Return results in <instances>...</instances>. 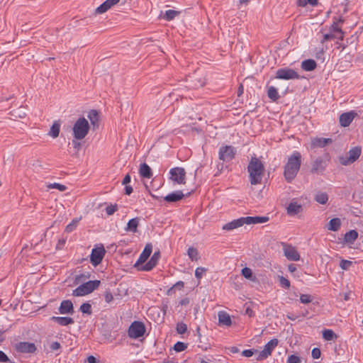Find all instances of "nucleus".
Here are the masks:
<instances>
[{"instance_id":"34","label":"nucleus","mask_w":363,"mask_h":363,"mask_svg":"<svg viewBox=\"0 0 363 363\" xmlns=\"http://www.w3.org/2000/svg\"><path fill=\"white\" fill-rule=\"evenodd\" d=\"M90 277L89 273L86 274H80L76 275L74 279V284L75 285L80 284L81 283L86 281V280Z\"/></svg>"},{"instance_id":"48","label":"nucleus","mask_w":363,"mask_h":363,"mask_svg":"<svg viewBox=\"0 0 363 363\" xmlns=\"http://www.w3.org/2000/svg\"><path fill=\"white\" fill-rule=\"evenodd\" d=\"M241 274L242 275L247 279H252V272L251 270V269L248 268V267H244L242 271H241Z\"/></svg>"},{"instance_id":"26","label":"nucleus","mask_w":363,"mask_h":363,"mask_svg":"<svg viewBox=\"0 0 363 363\" xmlns=\"http://www.w3.org/2000/svg\"><path fill=\"white\" fill-rule=\"evenodd\" d=\"M218 321L220 324L226 326H230L232 323L229 314L225 311H220L218 313Z\"/></svg>"},{"instance_id":"2","label":"nucleus","mask_w":363,"mask_h":363,"mask_svg":"<svg viewBox=\"0 0 363 363\" xmlns=\"http://www.w3.org/2000/svg\"><path fill=\"white\" fill-rule=\"evenodd\" d=\"M250 182L252 185H257L262 183V177L264 172L263 162L257 157H251L247 166Z\"/></svg>"},{"instance_id":"61","label":"nucleus","mask_w":363,"mask_h":363,"mask_svg":"<svg viewBox=\"0 0 363 363\" xmlns=\"http://www.w3.org/2000/svg\"><path fill=\"white\" fill-rule=\"evenodd\" d=\"M184 283L182 281H177L175 284H174L172 286L175 289H178L179 290H181L184 288Z\"/></svg>"},{"instance_id":"58","label":"nucleus","mask_w":363,"mask_h":363,"mask_svg":"<svg viewBox=\"0 0 363 363\" xmlns=\"http://www.w3.org/2000/svg\"><path fill=\"white\" fill-rule=\"evenodd\" d=\"M10 362L8 356L1 350H0V362Z\"/></svg>"},{"instance_id":"10","label":"nucleus","mask_w":363,"mask_h":363,"mask_svg":"<svg viewBox=\"0 0 363 363\" xmlns=\"http://www.w3.org/2000/svg\"><path fill=\"white\" fill-rule=\"evenodd\" d=\"M235 149L230 145L221 147L219 150V159L223 162L231 161L235 155Z\"/></svg>"},{"instance_id":"59","label":"nucleus","mask_w":363,"mask_h":363,"mask_svg":"<svg viewBox=\"0 0 363 363\" xmlns=\"http://www.w3.org/2000/svg\"><path fill=\"white\" fill-rule=\"evenodd\" d=\"M254 351L252 350H245L242 352V354L246 357H252Z\"/></svg>"},{"instance_id":"13","label":"nucleus","mask_w":363,"mask_h":363,"mask_svg":"<svg viewBox=\"0 0 363 363\" xmlns=\"http://www.w3.org/2000/svg\"><path fill=\"white\" fill-rule=\"evenodd\" d=\"M281 245L283 246L284 256L289 260L298 261L300 259V255L294 246L284 242H282Z\"/></svg>"},{"instance_id":"25","label":"nucleus","mask_w":363,"mask_h":363,"mask_svg":"<svg viewBox=\"0 0 363 363\" xmlns=\"http://www.w3.org/2000/svg\"><path fill=\"white\" fill-rule=\"evenodd\" d=\"M139 172L140 176L144 178L150 179L152 176V170L146 163L140 164Z\"/></svg>"},{"instance_id":"57","label":"nucleus","mask_w":363,"mask_h":363,"mask_svg":"<svg viewBox=\"0 0 363 363\" xmlns=\"http://www.w3.org/2000/svg\"><path fill=\"white\" fill-rule=\"evenodd\" d=\"M320 350L318 348H313L311 352V355L313 359H318L320 357Z\"/></svg>"},{"instance_id":"7","label":"nucleus","mask_w":363,"mask_h":363,"mask_svg":"<svg viewBox=\"0 0 363 363\" xmlns=\"http://www.w3.org/2000/svg\"><path fill=\"white\" fill-rule=\"evenodd\" d=\"M279 341L277 338L272 339L269 341L264 347L263 350L259 352L257 360L261 361L267 359L269 356H270L277 346Z\"/></svg>"},{"instance_id":"44","label":"nucleus","mask_w":363,"mask_h":363,"mask_svg":"<svg viewBox=\"0 0 363 363\" xmlns=\"http://www.w3.org/2000/svg\"><path fill=\"white\" fill-rule=\"evenodd\" d=\"M155 267V264H153L150 260L144 265L141 266L140 267H137L138 270L140 271H145L148 272L152 270Z\"/></svg>"},{"instance_id":"21","label":"nucleus","mask_w":363,"mask_h":363,"mask_svg":"<svg viewBox=\"0 0 363 363\" xmlns=\"http://www.w3.org/2000/svg\"><path fill=\"white\" fill-rule=\"evenodd\" d=\"M184 195L181 191H177L174 192H172L168 195H167L164 199L167 202L169 203H174L177 202L178 201L182 200L184 198Z\"/></svg>"},{"instance_id":"38","label":"nucleus","mask_w":363,"mask_h":363,"mask_svg":"<svg viewBox=\"0 0 363 363\" xmlns=\"http://www.w3.org/2000/svg\"><path fill=\"white\" fill-rule=\"evenodd\" d=\"M330 30L333 31L337 33H340V37H338V39L340 40H342L344 38V33L342 32V29L338 27L337 23L334 22L331 26H330Z\"/></svg>"},{"instance_id":"28","label":"nucleus","mask_w":363,"mask_h":363,"mask_svg":"<svg viewBox=\"0 0 363 363\" xmlns=\"http://www.w3.org/2000/svg\"><path fill=\"white\" fill-rule=\"evenodd\" d=\"M358 238V233L355 230H350L347 232L344 236V240L349 244H353Z\"/></svg>"},{"instance_id":"42","label":"nucleus","mask_w":363,"mask_h":363,"mask_svg":"<svg viewBox=\"0 0 363 363\" xmlns=\"http://www.w3.org/2000/svg\"><path fill=\"white\" fill-rule=\"evenodd\" d=\"M78 222L79 220L77 218L72 220V221L66 226L65 231L67 233L72 232L77 228Z\"/></svg>"},{"instance_id":"47","label":"nucleus","mask_w":363,"mask_h":363,"mask_svg":"<svg viewBox=\"0 0 363 363\" xmlns=\"http://www.w3.org/2000/svg\"><path fill=\"white\" fill-rule=\"evenodd\" d=\"M118 205L117 204H110L107 206L106 208V212L107 215L111 216L113 215L116 211H118Z\"/></svg>"},{"instance_id":"19","label":"nucleus","mask_w":363,"mask_h":363,"mask_svg":"<svg viewBox=\"0 0 363 363\" xmlns=\"http://www.w3.org/2000/svg\"><path fill=\"white\" fill-rule=\"evenodd\" d=\"M331 138H315L311 141V146L313 147H324L332 143Z\"/></svg>"},{"instance_id":"45","label":"nucleus","mask_w":363,"mask_h":363,"mask_svg":"<svg viewBox=\"0 0 363 363\" xmlns=\"http://www.w3.org/2000/svg\"><path fill=\"white\" fill-rule=\"evenodd\" d=\"M207 269L205 267H197L195 270V277L200 280L203 275L206 272Z\"/></svg>"},{"instance_id":"43","label":"nucleus","mask_w":363,"mask_h":363,"mask_svg":"<svg viewBox=\"0 0 363 363\" xmlns=\"http://www.w3.org/2000/svg\"><path fill=\"white\" fill-rule=\"evenodd\" d=\"M353 264V262L347 259H342L340 263V267L343 270H348Z\"/></svg>"},{"instance_id":"29","label":"nucleus","mask_w":363,"mask_h":363,"mask_svg":"<svg viewBox=\"0 0 363 363\" xmlns=\"http://www.w3.org/2000/svg\"><path fill=\"white\" fill-rule=\"evenodd\" d=\"M140 218L136 217L130 219L127 224V227L125 230L127 231H130L133 233H136L138 230V227L139 225Z\"/></svg>"},{"instance_id":"24","label":"nucleus","mask_w":363,"mask_h":363,"mask_svg":"<svg viewBox=\"0 0 363 363\" xmlns=\"http://www.w3.org/2000/svg\"><path fill=\"white\" fill-rule=\"evenodd\" d=\"M87 117L89 119L90 123L93 125V127L98 128L99 121V116L98 111L94 109L91 110L89 112Z\"/></svg>"},{"instance_id":"37","label":"nucleus","mask_w":363,"mask_h":363,"mask_svg":"<svg viewBox=\"0 0 363 363\" xmlns=\"http://www.w3.org/2000/svg\"><path fill=\"white\" fill-rule=\"evenodd\" d=\"M323 337L328 341L333 340L337 337L336 334L330 329H325L323 331Z\"/></svg>"},{"instance_id":"51","label":"nucleus","mask_w":363,"mask_h":363,"mask_svg":"<svg viewBox=\"0 0 363 363\" xmlns=\"http://www.w3.org/2000/svg\"><path fill=\"white\" fill-rule=\"evenodd\" d=\"M300 301L304 304L310 303L312 301L311 296L309 294H301Z\"/></svg>"},{"instance_id":"46","label":"nucleus","mask_w":363,"mask_h":363,"mask_svg":"<svg viewBox=\"0 0 363 363\" xmlns=\"http://www.w3.org/2000/svg\"><path fill=\"white\" fill-rule=\"evenodd\" d=\"M186 347H187V345L182 342H177L174 345V350L178 352L185 350L186 349Z\"/></svg>"},{"instance_id":"56","label":"nucleus","mask_w":363,"mask_h":363,"mask_svg":"<svg viewBox=\"0 0 363 363\" xmlns=\"http://www.w3.org/2000/svg\"><path fill=\"white\" fill-rule=\"evenodd\" d=\"M104 298L106 302L109 303L113 300V296L110 291H106L104 293Z\"/></svg>"},{"instance_id":"62","label":"nucleus","mask_w":363,"mask_h":363,"mask_svg":"<svg viewBox=\"0 0 363 363\" xmlns=\"http://www.w3.org/2000/svg\"><path fill=\"white\" fill-rule=\"evenodd\" d=\"M119 1L120 0H106V2L111 9L112 6H113L114 5L118 4L119 2Z\"/></svg>"},{"instance_id":"3","label":"nucleus","mask_w":363,"mask_h":363,"mask_svg":"<svg viewBox=\"0 0 363 363\" xmlns=\"http://www.w3.org/2000/svg\"><path fill=\"white\" fill-rule=\"evenodd\" d=\"M89 129L90 125L88 121L84 117L79 118L72 128L74 138L78 140L84 139L87 135Z\"/></svg>"},{"instance_id":"36","label":"nucleus","mask_w":363,"mask_h":363,"mask_svg":"<svg viewBox=\"0 0 363 363\" xmlns=\"http://www.w3.org/2000/svg\"><path fill=\"white\" fill-rule=\"evenodd\" d=\"M296 4L300 7H305L308 4L316 6L318 4V0H297Z\"/></svg>"},{"instance_id":"50","label":"nucleus","mask_w":363,"mask_h":363,"mask_svg":"<svg viewBox=\"0 0 363 363\" xmlns=\"http://www.w3.org/2000/svg\"><path fill=\"white\" fill-rule=\"evenodd\" d=\"M176 329L179 334H184L187 330V326L184 323H179L177 325Z\"/></svg>"},{"instance_id":"35","label":"nucleus","mask_w":363,"mask_h":363,"mask_svg":"<svg viewBox=\"0 0 363 363\" xmlns=\"http://www.w3.org/2000/svg\"><path fill=\"white\" fill-rule=\"evenodd\" d=\"M187 254L191 261H197L199 259V252L194 247H189Z\"/></svg>"},{"instance_id":"53","label":"nucleus","mask_w":363,"mask_h":363,"mask_svg":"<svg viewBox=\"0 0 363 363\" xmlns=\"http://www.w3.org/2000/svg\"><path fill=\"white\" fill-rule=\"evenodd\" d=\"M279 283L281 286L285 289H289L290 287V281L284 277H279Z\"/></svg>"},{"instance_id":"41","label":"nucleus","mask_w":363,"mask_h":363,"mask_svg":"<svg viewBox=\"0 0 363 363\" xmlns=\"http://www.w3.org/2000/svg\"><path fill=\"white\" fill-rule=\"evenodd\" d=\"M80 311L83 313H86V314H91L92 311H91V306L90 303H84L81 305L80 306Z\"/></svg>"},{"instance_id":"8","label":"nucleus","mask_w":363,"mask_h":363,"mask_svg":"<svg viewBox=\"0 0 363 363\" xmlns=\"http://www.w3.org/2000/svg\"><path fill=\"white\" fill-rule=\"evenodd\" d=\"M276 78L279 79L290 80L298 79L301 78L300 75L293 69L290 68H281L277 69L276 72Z\"/></svg>"},{"instance_id":"64","label":"nucleus","mask_w":363,"mask_h":363,"mask_svg":"<svg viewBox=\"0 0 363 363\" xmlns=\"http://www.w3.org/2000/svg\"><path fill=\"white\" fill-rule=\"evenodd\" d=\"M87 362L89 363H96L97 362V359L95 357L92 356V355H90L87 357Z\"/></svg>"},{"instance_id":"32","label":"nucleus","mask_w":363,"mask_h":363,"mask_svg":"<svg viewBox=\"0 0 363 363\" xmlns=\"http://www.w3.org/2000/svg\"><path fill=\"white\" fill-rule=\"evenodd\" d=\"M315 201L320 204H325L328 201V196L325 192H318L314 198Z\"/></svg>"},{"instance_id":"17","label":"nucleus","mask_w":363,"mask_h":363,"mask_svg":"<svg viewBox=\"0 0 363 363\" xmlns=\"http://www.w3.org/2000/svg\"><path fill=\"white\" fill-rule=\"evenodd\" d=\"M246 224L245 217H241L238 219H235L223 225L222 229L226 231H230L238 228H240Z\"/></svg>"},{"instance_id":"60","label":"nucleus","mask_w":363,"mask_h":363,"mask_svg":"<svg viewBox=\"0 0 363 363\" xmlns=\"http://www.w3.org/2000/svg\"><path fill=\"white\" fill-rule=\"evenodd\" d=\"M50 347L52 350H57L61 347V345L58 342H53L51 343Z\"/></svg>"},{"instance_id":"63","label":"nucleus","mask_w":363,"mask_h":363,"mask_svg":"<svg viewBox=\"0 0 363 363\" xmlns=\"http://www.w3.org/2000/svg\"><path fill=\"white\" fill-rule=\"evenodd\" d=\"M130 182V177L129 174H126L122 182L123 185H127Z\"/></svg>"},{"instance_id":"18","label":"nucleus","mask_w":363,"mask_h":363,"mask_svg":"<svg viewBox=\"0 0 363 363\" xmlns=\"http://www.w3.org/2000/svg\"><path fill=\"white\" fill-rule=\"evenodd\" d=\"M59 312L60 314H73L74 311L72 302L70 300L62 301L59 307Z\"/></svg>"},{"instance_id":"5","label":"nucleus","mask_w":363,"mask_h":363,"mask_svg":"<svg viewBox=\"0 0 363 363\" xmlns=\"http://www.w3.org/2000/svg\"><path fill=\"white\" fill-rule=\"evenodd\" d=\"M362 148L360 146L352 147L347 152V156H340L338 157L340 163L343 166H348L356 162L360 157Z\"/></svg>"},{"instance_id":"54","label":"nucleus","mask_w":363,"mask_h":363,"mask_svg":"<svg viewBox=\"0 0 363 363\" xmlns=\"http://www.w3.org/2000/svg\"><path fill=\"white\" fill-rule=\"evenodd\" d=\"M287 363H301V359L295 354H291L287 359Z\"/></svg>"},{"instance_id":"55","label":"nucleus","mask_w":363,"mask_h":363,"mask_svg":"<svg viewBox=\"0 0 363 363\" xmlns=\"http://www.w3.org/2000/svg\"><path fill=\"white\" fill-rule=\"evenodd\" d=\"M335 38H336L335 34L327 33V34L323 35V38L320 42H321V43H324L325 42L333 40Z\"/></svg>"},{"instance_id":"15","label":"nucleus","mask_w":363,"mask_h":363,"mask_svg":"<svg viewBox=\"0 0 363 363\" xmlns=\"http://www.w3.org/2000/svg\"><path fill=\"white\" fill-rule=\"evenodd\" d=\"M152 251V245L151 243L146 244L143 251L140 254L138 259L135 263L134 267H139L140 265H142L144 262H146V260L148 259L150 255H151Z\"/></svg>"},{"instance_id":"14","label":"nucleus","mask_w":363,"mask_h":363,"mask_svg":"<svg viewBox=\"0 0 363 363\" xmlns=\"http://www.w3.org/2000/svg\"><path fill=\"white\" fill-rule=\"evenodd\" d=\"M327 167V162L321 157H317L311 165V172L313 174H320Z\"/></svg>"},{"instance_id":"12","label":"nucleus","mask_w":363,"mask_h":363,"mask_svg":"<svg viewBox=\"0 0 363 363\" xmlns=\"http://www.w3.org/2000/svg\"><path fill=\"white\" fill-rule=\"evenodd\" d=\"M170 179L179 184H185L186 172L182 167H174L170 169Z\"/></svg>"},{"instance_id":"9","label":"nucleus","mask_w":363,"mask_h":363,"mask_svg":"<svg viewBox=\"0 0 363 363\" xmlns=\"http://www.w3.org/2000/svg\"><path fill=\"white\" fill-rule=\"evenodd\" d=\"M105 254L106 250L102 245H101L99 247H96L92 249L90 255V262L91 264L94 267L98 266L103 260Z\"/></svg>"},{"instance_id":"4","label":"nucleus","mask_w":363,"mask_h":363,"mask_svg":"<svg viewBox=\"0 0 363 363\" xmlns=\"http://www.w3.org/2000/svg\"><path fill=\"white\" fill-rule=\"evenodd\" d=\"M101 284L99 280L87 281L81 283L80 285L72 291L74 296H83L91 294Z\"/></svg>"},{"instance_id":"31","label":"nucleus","mask_w":363,"mask_h":363,"mask_svg":"<svg viewBox=\"0 0 363 363\" xmlns=\"http://www.w3.org/2000/svg\"><path fill=\"white\" fill-rule=\"evenodd\" d=\"M341 225V220L338 218H332L329 223L328 229L332 231H337Z\"/></svg>"},{"instance_id":"20","label":"nucleus","mask_w":363,"mask_h":363,"mask_svg":"<svg viewBox=\"0 0 363 363\" xmlns=\"http://www.w3.org/2000/svg\"><path fill=\"white\" fill-rule=\"evenodd\" d=\"M287 213L290 216H295L302 211L303 208L297 202L291 201L286 208Z\"/></svg>"},{"instance_id":"6","label":"nucleus","mask_w":363,"mask_h":363,"mask_svg":"<svg viewBox=\"0 0 363 363\" xmlns=\"http://www.w3.org/2000/svg\"><path fill=\"white\" fill-rule=\"evenodd\" d=\"M145 332V327L143 323L134 321L128 328V336L133 339H137L142 337Z\"/></svg>"},{"instance_id":"23","label":"nucleus","mask_w":363,"mask_h":363,"mask_svg":"<svg viewBox=\"0 0 363 363\" xmlns=\"http://www.w3.org/2000/svg\"><path fill=\"white\" fill-rule=\"evenodd\" d=\"M247 225L266 223L269 220L267 216H247L245 217Z\"/></svg>"},{"instance_id":"11","label":"nucleus","mask_w":363,"mask_h":363,"mask_svg":"<svg viewBox=\"0 0 363 363\" xmlns=\"http://www.w3.org/2000/svg\"><path fill=\"white\" fill-rule=\"evenodd\" d=\"M14 347L18 352L23 354H34L37 350L35 345L29 342H17Z\"/></svg>"},{"instance_id":"1","label":"nucleus","mask_w":363,"mask_h":363,"mask_svg":"<svg viewBox=\"0 0 363 363\" xmlns=\"http://www.w3.org/2000/svg\"><path fill=\"white\" fill-rule=\"evenodd\" d=\"M302 163V156L298 151H294L289 156L284 167V177L289 183L291 182L298 174Z\"/></svg>"},{"instance_id":"33","label":"nucleus","mask_w":363,"mask_h":363,"mask_svg":"<svg viewBox=\"0 0 363 363\" xmlns=\"http://www.w3.org/2000/svg\"><path fill=\"white\" fill-rule=\"evenodd\" d=\"M268 97L273 101H277L279 99V95L277 89L274 86H270L267 91Z\"/></svg>"},{"instance_id":"49","label":"nucleus","mask_w":363,"mask_h":363,"mask_svg":"<svg viewBox=\"0 0 363 363\" xmlns=\"http://www.w3.org/2000/svg\"><path fill=\"white\" fill-rule=\"evenodd\" d=\"M48 187L49 189H57L60 191H64L67 189V187L65 185L59 184V183L50 184L48 186Z\"/></svg>"},{"instance_id":"40","label":"nucleus","mask_w":363,"mask_h":363,"mask_svg":"<svg viewBox=\"0 0 363 363\" xmlns=\"http://www.w3.org/2000/svg\"><path fill=\"white\" fill-rule=\"evenodd\" d=\"M179 13H180L179 11H175V10H167L165 12L164 18L167 21H171L173 18H174V17L176 16L179 15Z\"/></svg>"},{"instance_id":"30","label":"nucleus","mask_w":363,"mask_h":363,"mask_svg":"<svg viewBox=\"0 0 363 363\" xmlns=\"http://www.w3.org/2000/svg\"><path fill=\"white\" fill-rule=\"evenodd\" d=\"M60 130V123L58 121H56L53 123L52 125L50 128L49 135H50L53 138H56L58 137Z\"/></svg>"},{"instance_id":"39","label":"nucleus","mask_w":363,"mask_h":363,"mask_svg":"<svg viewBox=\"0 0 363 363\" xmlns=\"http://www.w3.org/2000/svg\"><path fill=\"white\" fill-rule=\"evenodd\" d=\"M108 9H110V7L105 1L103 4H101L99 6H98L96 9L95 14H102L106 12Z\"/></svg>"},{"instance_id":"16","label":"nucleus","mask_w":363,"mask_h":363,"mask_svg":"<svg viewBox=\"0 0 363 363\" xmlns=\"http://www.w3.org/2000/svg\"><path fill=\"white\" fill-rule=\"evenodd\" d=\"M357 115L353 111L342 113L339 118L340 125L345 128L349 126Z\"/></svg>"},{"instance_id":"27","label":"nucleus","mask_w":363,"mask_h":363,"mask_svg":"<svg viewBox=\"0 0 363 363\" xmlns=\"http://www.w3.org/2000/svg\"><path fill=\"white\" fill-rule=\"evenodd\" d=\"M317 67V64L314 60L308 59L301 62V68L307 72L314 70Z\"/></svg>"},{"instance_id":"52","label":"nucleus","mask_w":363,"mask_h":363,"mask_svg":"<svg viewBox=\"0 0 363 363\" xmlns=\"http://www.w3.org/2000/svg\"><path fill=\"white\" fill-rule=\"evenodd\" d=\"M160 258V251H157L153 253L151 258L150 259V261L153 264H155L156 266Z\"/></svg>"},{"instance_id":"22","label":"nucleus","mask_w":363,"mask_h":363,"mask_svg":"<svg viewBox=\"0 0 363 363\" xmlns=\"http://www.w3.org/2000/svg\"><path fill=\"white\" fill-rule=\"evenodd\" d=\"M51 320L62 326H66L74 323V319L70 317L52 316Z\"/></svg>"}]
</instances>
